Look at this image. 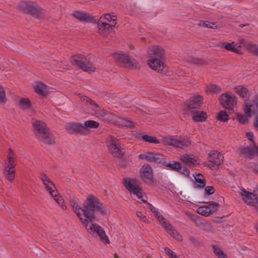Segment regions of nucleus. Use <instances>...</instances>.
I'll use <instances>...</instances> for the list:
<instances>
[{"label": "nucleus", "mask_w": 258, "mask_h": 258, "mask_svg": "<svg viewBox=\"0 0 258 258\" xmlns=\"http://www.w3.org/2000/svg\"><path fill=\"white\" fill-rule=\"evenodd\" d=\"M70 204L77 217L85 226L87 231L92 235L98 236L104 244L110 243V240L104 230L99 225L93 223L95 219L94 213L98 212L103 216L107 214L105 206L98 199L92 195L86 200L84 208L81 207L74 200L70 201Z\"/></svg>", "instance_id": "obj_1"}, {"label": "nucleus", "mask_w": 258, "mask_h": 258, "mask_svg": "<svg viewBox=\"0 0 258 258\" xmlns=\"http://www.w3.org/2000/svg\"><path fill=\"white\" fill-rule=\"evenodd\" d=\"M140 181L135 178H125L123 180V185L131 195L135 196L141 203H146L147 197L142 187Z\"/></svg>", "instance_id": "obj_2"}, {"label": "nucleus", "mask_w": 258, "mask_h": 258, "mask_svg": "<svg viewBox=\"0 0 258 258\" xmlns=\"http://www.w3.org/2000/svg\"><path fill=\"white\" fill-rule=\"evenodd\" d=\"M73 65L80 67L84 71L91 73L96 71V68L91 62L89 59L82 55H77L71 59Z\"/></svg>", "instance_id": "obj_3"}, {"label": "nucleus", "mask_w": 258, "mask_h": 258, "mask_svg": "<svg viewBox=\"0 0 258 258\" xmlns=\"http://www.w3.org/2000/svg\"><path fill=\"white\" fill-rule=\"evenodd\" d=\"M155 215L160 224L164 228L169 234L171 235L177 241L182 240L181 235L175 229L170 223L163 217L159 211L156 213Z\"/></svg>", "instance_id": "obj_4"}, {"label": "nucleus", "mask_w": 258, "mask_h": 258, "mask_svg": "<svg viewBox=\"0 0 258 258\" xmlns=\"http://www.w3.org/2000/svg\"><path fill=\"white\" fill-rule=\"evenodd\" d=\"M164 142L166 145L179 148L187 147L190 145V141L188 138H182L177 136L165 138L164 139Z\"/></svg>", "instance_id": "obj_5"}, {"label": "nucleus", "mask_w": 258, "mask_h": 258, "mask_svg": "<svg viewBox=\"0 0 258 258\" xmlns=\"http://www.w3.org/2000/svg\"><path fill=\"white\" fill-rule=\"evenodd\" d=\"M106 146L109 152L116 157H121L123 155L122 150L118 143V140L112 137L108 136L106 139Z\"/></svg>", "instance_id": "obj_6"}, {"label": "nucleus", "mask_w": 258, "mask_h": 258, "mask_svg": "<svg viewBox=\"0 0 258 258\" xmlns=\"http://www.w3.org/2000/svg\"><path fill=\"white\" fill-rule=\"evenodd\" d=\"M114 59L118 63L122 64L125 67L130 68H137L138 62L134 59H131L127 55L121 52L113 53Z\"/></svg>", "instance_id": "obj_7"}, {"label": "nucleus", "mask_w": 258, "mask_h": 258, "mask_svg": "<svg viewBox=\"0 0 258 258\" xmlns=\"http://www.w3.org/2000/svg\"><path fill=\"white\" fill-rule=\"evenodd\" d=\"M20 10L26 13H30L36 17H38L39 13H42V10L34 3H28L26 2H21L19 5Z\"/></svg>", "instance_id": "obj_8"}, {"label": "nucleus", "mask_w": 258, "mask_h": 258, "mask_svg": "<svg viewBox=\"0 0 258 258\" xmlns=\"http://www.w3.org/2000/svg\"><path fill=\"white\" fill-rule=\"evenodd\" d=\"M140 174L141 178L145 183L149 185L153 184V169L149 165H143L140 169Z\"/></svg>", "instance_id": "obj_9"}, {"label": "nucleus", "mask_w": 258, "mask_h": 258, "mask_svg": "<svg viewBox=\"0 0 258 258\" xmlns=\"http://www.w3.org/2000/svg\"><path fill=\"white\" fill-rule=\"evenodd\" d=\"M140 160L156 163H161L164 161L163 156L158 153L147 152L139 155Z\"/></svg>", "instance_id": "obj_10"}, {"label": "nucleus", "mask_w": 258, "mask_h": 258, "mask_svg": "<svg viewBox=\"0 0 258 258\" xmlns=\"http://www.w3.org/2000/svg\"><path fill=\"white\" fill-rule=\"evenodd\" d=\"M221 103L227 109H232L236 104V97L232 93H226L221 95Z\"/></svg>", "instance_id": "obj_11"}, {"label": "nucleus", "mask_w": 258, "mask_h": 258, "mask_svg": "<svg viewBox=\"0 0 258 258\" xmlns=\"http://www.w3.org/2000/svg\"><path fill=\"white\" fill-rule=\"evenodd\" d=\"M243 201L247 205L255 206L258 204V199L256 196L251 192L242 189L240 192Z\"/></svg>", "instance_id": "obj_12"}, {"label": "nucleus", "mask_w": 258, "mask_h": 258, "mask_svg": "<svg viewBox=\"0 0 258 258\" xmlns=\"http://www.w3.org/2000/svg\"><path fill=\"white\" fill-rule=\"evenodd\" d=\"M218 204L214 202H211L208 205L199 207L197 212L203 216H208L218 210Z\"/></svg>", "instance_id": "obj_13"}, {"label": "nucleus", "mask_w": 258, "mask_h": 258, "mask_svg": "<svg viewBox=\"0 0 258 258\" xmlns=\"http://www.w3.org/2000/svg\"><path fill=\"white\" fill-rule=\"evenodd\" d=\"M42 181L45 189L49 192V195L52 193H56V189L53 182L45 175L41 174L39 176Z\"/></svg>", "instance_id": "obj_14"}, {"label": "nucleus", "mask_w": 258, "mask_h": 258, "mask_svg": "<svg viewBox=\"0 0 258 258\" xmlns=\"http://www.w3.org/2000/svg\"><path fill=\"white\" fill-rule=\"evenodd\" d=\"M202 100V97L200 95L193 96L189 103L186 105L185 110L186 113L190 114L192 113V111L190 110L191 109L199 108L201 106Z\"/></svg>", "instance_id": "obj_15"}, {"label": "nucleus", "mask_w": 258, "mask_h": 258, "mask_svg": "<svg viewBox=\"0 0 258 258\" xmlns=\"http://www.w3.org/2000/svg\"><path fill=\"white\" fill-rule=\"evenodd\" d=\"M194 178L193 187L195 189L204 188L206 185V179L204 176L200 173H195L192 174Z\"/></svg>", "instance_id": "obj_16"}, {"label": "nucleus", "mask_w": 258, "mask_h": 258, "mask_svg": "<svg viewBox=\"0 0 258 258\" xmlns=\"http://www.w3.org/2000/svg\"><path fill=\"white\" fill-rule=\"evenodd\" d=\"M179 159L184 163L188 166H196L200 163L198 157L192 154H184L180 156Z\"/></svg>", "instance_id": "obj_17"}, {"label": "nucleus", "mask_w": 258, "mask_h": 258, "mask_svg": "<svg viewBox=\"0 0 258 258\" xmlns=\"http://www.w3.org/2000/svg\"><path fill=\"white\" fill-rule=\"evenodd\" d=\"M209 160L215 165H220L223 161L224 157L222 154L216 150H212L208 154Z\"/></svg>", "instance_id": "obj_18"}, {"label": "nucleus", "mask_w": 258, "mask_h": 258, "mask_svg": "<svg viewBox=\"0 0 258 258\" xmlns=\"http://www.w3.org/2000/svg\"><path fill=\"white\" fill-rule=\"evenodd\" d=\"M98 32L102 36H106L112 31V26L110 25L105 22H101L100 20L98 21Z\"/></svg>", "instance_id": "obj_19"}, {"label": "nucleus", "mask_w": 258, "mask_h": 258, "mask_svg": "<svg viewBox=\"0 0 258 258\" xmlns=\"http://www.w3.org/2000/svg\"><path fill=\"white\" fill-rule=\"evenodd\" d=\"M34 129L37 132V137L39 139L47 132L45 123L40 120H35L32 123Z\"/></svg>", "instance_id": "obj_20"}, {"label": "nucleus", "mask_w": 258, "mask_h": 258, "mask_svg": "<svg viewBox=\"0 0 258 258\" xmlns=\"http://www.w3.org/2000/svg\"><path fill=\"white\" fill-rule=\"evenodd\" d=\"M66 128L71 133H81L85 130V127L82 124L76 122L67 123Z\"/></svg>", "instance_id": "obj_21"}, {"label": "nucleus", "mask_w": 258, "mask_h": 258, "mask_svg": "<svg viewBox=\"0 0 258 258\" xmlns=\"http://www.w3.org/2000/svg\"><path fill=\"white\" fill-rule=\"evenodd\" d=\"M19 105L20 107L30 116H32L35 113V111L28 99H21L19 101Z\"/></svg>", "instance_id": "obj_22"}, {"label": "nucleus", "mask_w": 258, "mask_h": 258, "mask_svg": "<svg viewBox=\"0 0 258 258\" xmlns=\"http://www.w3.org/2000/svg\"><path fill=\"white\" fill-rule=\"evenodd\" d=\"M148 64L152 69L158 72L164 69V64L159 59L151 58L148 60Z\"/></svg>", "instance_id": "obj_23"}, {"label": "nucleus", "mask_w": 258, "mask_h": 258, "mask_svg": "<svg viewBox=\"0 0 258 258\" xmlns=\"http://www.w3.org/2000/svg\"><path fill=\"white\" fill-rule=\"evenodd\" d=\"M16 156L11 149H9L7 153V159L5 164L6 168H14L16 164Z\"/></svg>", "instance_id": "obj_24"}, {"label": "nucleus", "mask_w": 258, "mask_h": 258, "mask_svg": "<svg viewBox=\"0 0 258 258\" xmlns=\"http://www.w3.org/2000/svg\"><path fill=\"white\" fill-rule=\"evenodd\" d=\"M101 22H105L110 25L114 27L116 24V17L114 15H111L110 14H105L102 16L99 19Z\"/></svg>", "instance_id": "obj_25"}, {"label": "nucleus", "mask_w": 258, "mask_h": 258, "mask_svg": "<svg viewBox=\"0 0 258 258\" xmlns=\"http://www.w3.org/2000/svg\"><path fill=\"white\" fill-rule=\"evenodd\" d=\"M72 16L82 21L89 22L92 18L87 13L84 12L75 11L72 13Z\"/></svg>", "instance_id": "obj_26"}, {"label": "nucleus", "mask_w": 258, "mask_h": 258, "mask_svg": "<svg viewBox=\"0 0 258 258\" xmlns=\"http://www.w3.org/2000/svg\"><path fill=\"white\" fill-rule=\"evenodd\" d=\"M35 91L40 95H46L48 92V89L44 84L39 82H36L34 85Z\"/></svg>", "instance_id": "obj_27"}, {"label": "nucleus", "mask_w": 258, "mask_h": 258, "mask_svg": "<svg viewBox=\"0 0 258 258\" xmlns=\"http://www.w3.org/2000/svg\"><path fill=\"white\" fill-rule=\"evenodd\" d=\"M90 103L93 106L94 109V114L98 118H103L107 115V112L106 111L100 109L94 102L90 100Z\"/></svg>", "instance_id": "obj_28"}, {"label": "nucleus", "mask_w": 258, "mask_h": 258, "mask_svg": "<svg viewBox=\"0 0 258 258\" xmlns=\"http://www.w3.org/2000/svg\"><path fill=\"white\" fill-rule=\"evenodd\" d=\"M234 92L243 98L246 99L249 96V93L246 88L243 86H238L234 88Z\"/></svg>", "instance_id": "obj_29"}, {"label": "nucleus", "mask_w": 258, "mask_h": 258, "mask_svg": "<svg viewBox=\"0 0 258 258\" xmlns=\"http://www.w3.org/2000/svg\"><path fill=\"white\" fill-rule=\"evenodd\" d=\"M163 53V49L157 46L150 47L148 51V53L150 56H157L161 57Z\"/></svg>", "instance_id": "obj_30"}, {"label": "nucleus", "mask_w": 258, "mask_h": 258, "mask_svg": "<svg viewBox=\"0 0 258 258\" xmlns=\"http://www.w3.org/2000/svg\"><path fill=\"white\" fill-rule=\"evenodd\" d=\"M207 117V113L203 111L195 112L192 115V119L195 122L204 121Z\"/></svg>", "instance_id": "obj_31"}, {"label": "nucleus", "mask_w": 258, "mask_h": 258, "mask_svg": "<svg viewBox=\"0 0 258 258\" xmlns=\"http://www.w3.org/2000/svg\"><path fill=\"white\" fill-rule=\"evenodd\" d=\"M53 198L55 202L59 205L61 208L64 210L66 209L67 206L64 204L63 199L62 198L61 196L58 195L57 191L56 190V193L53 192L52 195H50Z\"/></svg>", "instance_id": "obj_32"}, {"label": "nucleus", "mask_w": 258, "mask_h": 258, "mask_svg": "<svg viewBox=\"0 0 258 258\" xmlns=\"http://www.w3.org/2000/svg\"><path fill=\"white\" fill-rule=\"evenodd\" d=\"M206 91L207 93H217L221 91V88L215 84H209L206 87Z\"/></svg>", "instance_id": "obj_33"}, {"label": "nucleus", "mask_w": 258, "mask_h": 258, "mask_svg": "<svg viewBox=\"0 0 258 258\" xmlns=\"http://www.w3.org/2000/svg\"><path fill=\"white\" fill-rule=\"evenodd\" d=\"M221 46L225 48L227 50H230L235 52H237L239 50L238 48L239 47L234 44L233 42L228 43H222Z\"/></svg>", "instance_id": "obj_34"}, {"label": "nucleus", "mask_w": 258, "mask_h": 258, "mask_svg": "<svg viewBox=\"0 0 258 258\" xmlns=\"http://www.w3.org/2000/svg\"><path fill=\"white\" fill-rule=\"evenodd\" d=\"M39 139L44 143L48 145H53L55 143L54 139L52 137L49 136L47 132L45 135H43Z\"/></svg>", "instance_id": "obj_35"}, {"label": "nucleus", "mask_w": 258, "mask_h": 258, "mask_svg": "<svg viewBox=\"0 0 258 258\" xmlns=\"http://www.w3.org/2000/svg\"><path fill=\"white\" fill-rule=\"evenodd\" d=\"M181 164L179 162L171 161L168 163H165V166L170 169L177 171Z\"/></svg>", "instance_id": "obj_36"}, {"label": "nucleus", "mask_w": 258, "mask_h": 258, "mask_svg": "<svg viewBox=\"0 0 258 258\" xmlns=\"http://www.w3.org/2000/svg\"><path fill=\"white\" fill-rule=\"evenodd\" d=\"M14 168H6L5 167L6 175V178L10 181H12L15 178V170Z\"/></svg>", "instance_id": "obj_37"}, {"label": "nucleus", "mask_w": 258, "mask_h": 258, "mask_svg": "<svg viewBox=\"0 0 258 258\" xmlns=\"http://www.w3.org/2000/svg\"><path fill=\"white\" fill-rule=\"evenodd\" d=\"M214 253L218 258H227L224 252L217 245L212 246Z\"/></svg>", "instance_id": "obj_38"}, {"label": "nucleus", "mask_w": 258, "mask_h": 258, "mask_svg": "<svg viewBox=\"0 0 258 258\" xmlns=\"http://www.w3.org/2000/svg\"><path fill=\"white\" fill-rule=\"evenodd\" d=\"M142 139L145 142L150 143H154V144H159V141L156 139L154 137L144 135L142 136Z\"/></svg>", "instance_id": "obj_39"}, {"label": "nucleus", "mask_w": 258, "mask_h": 258, "mask_svg": "<svg viewBox=\"0 0 258 258\" xmlns=\"http://www.w3.org/2000/svg\"><path fill=\"white\" fill-rule=\"evenodd\" d=\"M246 48L254 55H257L258 54V47L256 45L253 43L248 44L246 45Z\"/></svg>", "instance_id": "obj_40"}, {"label": "nucleus", "mask_w": 258, "mask_h": 258, "mask_svg": "<svg viewBox=\"0 0 258 258\" xmlns=\"http://www.w3.org/2000/svg\"><path fill=\"white\" fill-rule=\"evenodd\" d=\"M177 172L184 175L185 177H189L190 174V171L188 168L185 166H182L181 164Z\"/></svg>", "instance_id": "obj_41"}, {"label": "nucleus", "mask_w": 258, "mask_h": 258, "mask_svg": "<svg viewBox=\"0 0 258 258\" xmlns=\"http://www.w3.org/2000/svg\"><path fill=\"white\" fill-rule=\"evenodd\" d=\"M199 25L209 28L214 29L216 27L214 23L207 21H201L199 23Z\"/></svg>", "instance_id": "obj_42"}, {"label": "nucleus", "mask_w": 258, "mask_h": 258, "mask_svg": "<svg viewBox=\"0 0 258 258\" xmlns=\"http://www.w3.org/2000/svg\"><path fill=\"white\" fill-rule=\"evenodd\" d=\"M99 126V123L94 120H88L85 122L84 127L96 128Z\"/></svg>", "instance_id": "obj_43"}, {"label": "nucleus", "mask_w": 258, "mask_h": 258, "mask_svg": "<svg viewBox=\"0 0 258 258\" xmlns=\"http://www.w3.org/2000/svg\"><path fill=\"white\" fill-rule=\"evenodd\" d=\"M217 118L219 120L225 121L228 119V115L226 111H221L217 114Z\"/></svg>", "instance_id": "obj_44"}, {"label": "nucleus", "mask_w": 258, "mask_h": 258, "mask_svg": "<svg viewBox=\"0 0 258 258\" xmlns=\"http://www.w3.org/2000/svg\"><path fill=\"white\" fill-rule=\"evenodd\" d=\"M163 251L167 254L170 258H178L176 255L169 248L164 247Z\"/></svg>", "instance_id": "obj_45"}, {"label": "nucleus", "mask_w": 258, "mask_h": 258, "mask_svg": "<svg viewBox=\"0 0 258 258\" xmlns=\"http://www.w3.org/2000/svg\"><path fill=\"white\" fill-rule=\"evenodd\" d=\"M205 190L206 195H211L214 193L215 189L214 188V187L212 186H207L206 187H205Z\"/></svg>", "instance_id": "obj_46"}, {"label": "nucleus", "mask_w": 258, "mask_h": 258, "mask_svg": "<svg viewBox=\"0 0 258 258\" xmlns=\"http://www.w3.org/2000/svg\"><path fill=\"white\" fill-rule=\"evenodd\" d=\"M5 93L3 88L0 86V102L2 103L5 102Z\"/></svg>", "instance_id": "obj_47"}, {"label": "nucleus", "mask_w": 258, "mask_h": 258, "mask_svg": "<svg viewBox=\"0 0 258 258\" xmlns=\"http://www.w3.org/2000/svg\"><path fill=\"white\" fill-rule=\"evenodd\" d=\"M137 216L140 218L141 220H142L144 222H147V219L146 218V217L142 214V212L140 211H137L136 213Z\"/></svg>", "instance_id": "obj_48"}, {"label": "nucleus", "mask_w": 258, "mask_h": 258, "mask_svg": "<svg viewBox=\"0 0 258 258\" xmlns=\"http://www.w3.org/2000/svg\"><path fill=\"white\" fill-rule=\"evenodd\" d=\"M202 228L207 231H210L212 230V226L208 223L204 222Z\"/></svg>", "instance_id": "obj_49"}, {"label": "nucleus", "mask_w": 258, "mask_h": 258, "mask_svg": "<svg viewBox=\"0 0 258 258\" xmlns=\"http://www.w3.org/2000/svg\"><path fill=\"white\" fill-rule=\"evenodd\" d=\"M246 136L248 140L253 143V134L252 132H247L246 133Z\"/></svg>", "instance_id": "obj_50"}, {"label": "nucleus", "mask_w": 258, "mask_h": 258, "mask_svg": "<svg viewBox=\"0 0 258 258\" xmlns=\"http://www.w3.org/2000/svg\"><path fill=\"white\" fill-rule=\"evenodd\" d=\"M122 124H123L125 125L132 126L133 125V123L130 121H127V120L123 119L122 120Z\"/></svg>", "instance_id": "obj_51"}, {"label": "nucleus", "mask_w": 258, "mask_h": 258, "mask_svg": "<svg viewBox=\"0 0 258 258\" xmlns=\"http://www.w3.org/2000/svg\"><path fill=\"white\" fill-rule=\"evenodd\" d=\"M255 109L256 112L258 110V108L256 106H255ZM253 124L255 127H258V116H256Z\"/></svg>", "instance_id": "obj_52"}, {"label": "nucleus", "mask_w": 258, "mask_h": 258, "mask_svg": "<svg viewBox=\"0 0 258 258\" xmlns=\"http://www.w3.org/2000/svg\"><path fill=\"white\" fill-rule=\"evenodd\" d=\"M150 209L151 210V211L154 213V214L157 213L158 211L157 210V209H156L155 207H153V206H151L150 207Z\"/></svg>", "instance_id": "obj_53"}, {"label": "nucleus", "mask_w": 258, "mask_h": 258, "mask_svg": "<svg viewBox=\"0 0 258 258\" xmlns=\"http://www.w3.org/2000/svg\"><path fill=\"white\" fill-rule=\"evenodd\" d=\"M256 230L258 231V224L254 226Z\"/></svg>", "instance_id": "obj_54"}, {"label": "nucleus", "mask_w": 258, "mask_h": 258, "mask_svg": "<svg viewBox=\"0 0 258 258\" xmlns=\"http://www.w3.org/2000/svg\"><path fill=\"white\" fill-rule=\"evenodd\" d=\"M115 258H119L117 255H115Z\"/></svg>", "instance_id": "obj_55"}, {"label": "nucleus", "mask_w": 258, "mask_h": 258, "mask_svg": "<svg viewBox=\"0 0 258 258\" xmlns=\"http://www.w3.org/2000/svg\"><path fill=\"white\" fill-rule=\"evenodd\" d=\"M256 190L258 191V186L256 187Z\"/></svg>", "instance_id": "obj_56"}]
</instances>
